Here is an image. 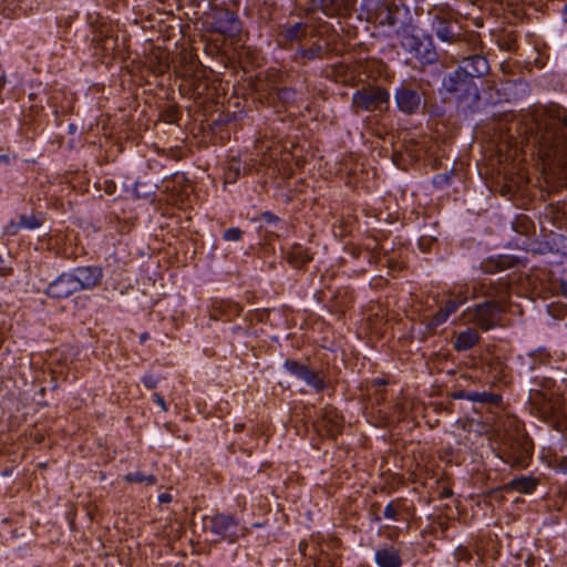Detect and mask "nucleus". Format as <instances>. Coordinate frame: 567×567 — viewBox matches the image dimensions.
I'll use <instances>...</instances> for the list:
<instances>
[{"label":"nucleus","instance_id":"nucleus-1","mask_svg":"<svg viewBox=\"0 0 567 567\" xmlns=\"http://www.w3.org/2000/svg\"><path fill=\"white\" fill-rule=\"evenodd\" d=\"M451 58L457 62V66L443 75L440 93L457 103H477L481 99L477 81L491 70L487 59L476 51L452 52Z\"/></svg>","mask_w":567,"mask_h":567},{"label":"nucleus","instance_id":"nucleus-2","mask_svg":"<svg viewBox=\"0 0 567 567\" xmlns=\"http://www.w3.org/2000/svg\"><path fill=\"white\" fill-rule=\"evenodd\" d=\"M509 289L511 284L504 277L496 280L484 278L474 282L471 287L472 298H484V300L466 308L462 312L463 320L483 331L495 328L501 322L504 302L509 296Z\"/></svg>","mask_w":567,"mask_h":567},{"label":"nucleus","instance_id":"nucleus-3","mask_svg":"<svg viewBox=\"0 0 567 567\" xmlns=\"http://www.w3.org/2000/svg\"><path fill=\"white\" fill-rule=\"evenodd\" d=\"M534 143L548 164L567 172V110L560 109L536 124Z\"/></svg>","mask_w":567,"mask_h":567},{"label":"nucleus","instance_id":"nucleus-4","mask_svg":"<svg viewBox=\"0 0 567 567\" xmlns=\"http://www.w3.org/2000/svg\"><path fill=\"white\" fill-rule=\"evenodd\" d=\"M529 390L530 409L545 422L557 423L564 416V399L554 390L555 380L535 377Z\"/></svg>","mask_w":567,"mask_h":567},{"label":"nucleus","instance_id":"nucleus-5","mask_svg":"<svg viewBox=\"0 0 567 567\" xmlns=\"http://www.w3.org/2000/svg\"><path fill=\"white\" fill-rule=\"evenodd\" d=\"M431 31L439 41L446 45V52L464 51L465 53L476 50L475 34L465 32L456 19L451 14L439 11L430 18Z\"/></svg>","mask_w":567,"mask_h":567},{"label":"nucleus","instance_id":"nucleus-6","mask_svg":"<svg viewBox=\"0 0 567 567\" xmlns=\"http://www.w3.org/2000/svg\"><path fill=\"white\" fill-rule=\"evenodd\" d=\"M401 49L414 59L420 70L436 64L440 60L433 38L429 33H417L411 27L399 33Z\"/></svg>","mask_w":567,"mask_h":567},{"label":"nucleus","instance_id":"nucleus-7","mask_svg":"<svg viewBox=\"0 0 567 567\" xmlns=\"http://www.w3.org/2000/svg\"><path fill=\"white\" fill-rule=\"evenodd\" d=\"M408 10L399 7L396 3L389 0H377L369 4L368 21L374 25L384 29V32L390 34L392 32L401 33L399 25L402 24V14Z\"/></svg>","mask_w":567,"mask_h":567},{"label":"nucleus","instance_id":"nucleus-8","mask_svg":"<svg viewBox=\"0 0 567 567\" xmlns=\"http://www.w3.org/2000/svg\"><path fill=\"white\" fill-rule=\"evenodd\" d=\"M471 287L467 284L454 286L442 300L439 310L427 318L426 328L435 331L440 326L461 308L470 297Z\"/></svg>","mask_w":567,"mask_h":567},{"label":"nucleus","instance_id":"nucleus-9","mask_svg":"<svg viewBox=\"0 0 567 567\" xmlns=\"http://www.w3.org/2000/svg\"><path fill=\"white\" fill-rule=\"evenodd\" d=\"M390 92L379 85H365L352 94L351 107L359 112H384L389 109Z\"/></svg>","mask_w":567,"mask_h":567},{"label":"nucleus","instance_id":"nucleus-10","mask_svg":"<svg viewBox=\"0 0 567 567\" xmlns=\"http://www.w3.org/2000/svg\"><path fill=\"white\" fill-rule=\"evenodd\" d=\"M533 454L532 443L526 436H507L499 457L512 467H527Z\"/></svg>","mask_w":567,"mask_h":567},{"label":"nucleus","instance_id":"nucleus-11","mask_svg":"<svg viewBox=\"0 0 567 567\" xmlns=\"http://www.w3.org/2000/svg\"><path fill=\"white\" fill-rule=\"evenodd\" d=\"M205 520L209 524V532L228 544H235L239 537L246 534V528L241 527L239 522L229 514L218 513L213 516H206Z\"/></svg>","mask_w":567,"mask_h":567},{"label":"nucleus","instance_id":"nucleus-12","mask_svg":"<svg viewBox=\"0 0 567 567\" xmlns=\"http://www.w3.org/2000/svg\"><path fill=\"white\" fill-rule=\"evenodd\" d=\"M394 102L398 110L409 116L421 113L425 105L421 89L409 83H402L394 90Z\"/></svg>","mask_w":567,"mask_h":567},{"label":"nucleus","instance_id":"nucleus-13","mask_svg":"<svg viewBox=\"0 0 567 567\" xmlns=\"http://www.w3.org/2000/svg\"><path fill=\"white\" fill-rule=\"evenodd\" d=\"M284 368L288 373L303 381L316 392H322L328 386L322 371L312 370L297 360L287 359L284 362Z\"/></svg>","mask_w":567,"mask_h":567},{"label":"nucleus","instance_id":"nucleus-14","mask_svg":"<svg viewBox=\"0 0 567 567\" xmlns=\"http://www.w3.org/2000/svg\"><path fill=\"white\" fill-rule=\"evenodd\" d=\"M215 31L227 37H237L241 32V22L236 12L227 8H216L212 12Z\"/></svg>","mask_w":567,"mask_h":567},{"label":"nucleus","instance_id":"nucleus-15","mask_svg":"<svg viewBox=\"0 0 567 567\" xmlns=\"http://www.w3.org/2000/svg\"><path fill=\"white\" fill-rule=\"evenodd\" d=\"M79 291L92 290L103 279V269L99 266H79L70 270Z\"/></svg>","mask_w":567,"mask_h":567},{"label":"nucleus","instance_id":"nucleus-16","mask_svg":"<svg viewBox=\"0 0 567 567\" xmlns=\"http://www.w3.org/2000/svg\"><path fill=\"white\" fill-rule=\"evenodd\" d=\"M51 299H65L79 292L71 271L60 274L43 291Z\"/></svg>","mask_w":567,"mask_h":567},{"label":"nucleus","instance_id":"nucleus-17","mask_svg":"<svg viewBox=\"0 0 567 567\" xmlns=\"http://www.w3.org/2000/svg\"><path fill=\"white\" fill-rule=\"evenodd\" d=\"M311 2L315 8L329 18L349 16L352 10L350 0H311Z\"/></svg>","mask_w":567,"mask_h":567},{"label":"nucleus","instance_id":"nucleus-18","mask_svg":"<svg viewBox=\"0 0 567 567\" xmlns=\"http://www.w3.org/2000/svg\"><path fill=\"white\" fill-rule=\"evenodd\" d=\"M243 307L231 300H216L212 306L210 317L214 320L231 321L240 316Z\"/></svg>","mask_w":567,"mask_h":567},{"label":"nucleus","instance_id":"nucleus-19","mask_svg":"<svg viewBox=\"0 0 567 567\" xmlns=\"http://www.w3.org/2000/svg\"><path fill=\"white\" fill-rule=\"evenodd\" d=\"M323 53V45L318 41H312L308 47L299 44L296 48L291 60L300 65H305L308 61L322 59Z\"/></svg>","mask_w":567,"mask_h":567},{"label":"nucleus","instance_id":"nucleus-20","mask_svg":"<svg viewBox=\"0 0 567 567\" xmlns=\"http://www.w3.org/2000/svg\"><path fill=\"white\" fill-rule=\"evenodd\" d=\"M538 254H567V238L560 234L550 233L545 240L537 244Z\"/></svg>","mask_w":567,"mask_h":567},{"label":"nucleus","instance_id":"nucleus-21","mask_svg":"<svg viewBox=\"0 0 567 567\" xmlns=\"http://www.w3.org/2000/svg\"><path fill=\"white\" fill-rule=\"evenodd\" d=\"M374 560L379 567H401L403 564L400 550L391 545L377 549Z\"/></svg>","mask_w":567,"mask_h":567},{"label":"nucleus","instance_id":"nucleus-22","mask_svg":"<svg viewBox=\"0 0 567 567\" xmlns=\"http://www.w3.org/2000/svg\"><path fill=\"white\" fill-rule=\"evenodd\" d=\"M522 364L527 368L529 372H533L542 364H546L550 360V352L545 347H539L535 350L529 351L525 357L519 355Z\"/></svg>","mask_w":567,"mask_h":567},{"label":"nucleus","instance_id":"nucleus-23","mask_svg":"<svg viewBox=\"0 0 567 567\" xmlns=\"http://www.w3.org/2000/svg\"><path fill=\"white\" fill-rule=\"evenodd\" d=\"M307 35V25L302 22H297L291 25H284L279 32V37L284 42V47L292 43H300Z\"/></svg>","mask_w":567,"mask_h":567},{"label":"nucleus","instance_id":"nucleus-24","mask_svg":"<svg viewBox=\"0 0 567 567\" xmlns=\"http://www.w3.org/2000/svg\"><path fill=\"white\" fill-rule=\"evenodd\" d=\"M480 333L475 328H467L455 336L453 347L456 351H467L480 342Z\"/></svg>","mask_w":567,"mask_h":567},{"label":"nucleus","instance_id":"nucleus-25","mask_svg":"<svg viewBox=\"0 0 567 567\" xmlns=\"http://www.w3.org/2000/svg\"><path fill=\"white\" fill-rule=\"evenodd\" d=\"M287 262L293 268H302L312 260L310 252L300 244H293L285 256Z\"/></svg>","mask_w":567,"mask_h":567},{"label":"nucleus","instance_id":"nucleus-26","mask_svg":"<svg viewBox=\"0 0 567 567\" xmlns=\"http://www.w3.org/2000/svg\"><path fill=\"white\" fill-rule=\"evenodd\" d=\"M538 485V480L534 476H519L509 481L504 488L506 491H516L522 494H530Z\"/></svg>","mask_w":567,"mask_h":567},{"label":"nucleus","instance_id":"nucleus-27","mask_svg":"<svg viewBox=\"0 0 567 567\" xmlns=\"http://www.w3.org/2000/svg\"><path fill=\"white\" fill-rule=\"evenodd\" d=\"M512 258L508 256L489 257L483 265V271L486 274H494L498 270H504L512 267Z\"/></svg>","mask_w":567,"mask_h":567},{"label":"nucleus","instance_id":"nucleus-28","mask_svg":"<svg viewBox=\"0 0 567 567\" xmlns=\"http://www.w3.org/2000/svg\"><path fill=\"white\" fill-rule=\"evenodd\" d=\"M468 401L478 402L482 404L498 405L502 401V396L499 394H495V393L486 392V391H484V392L470 391Z\"/></svg>","mask_w":567,"mask_h":567},{"label":"nucleus","instance_id":"nucleus-29","mask_svg":"<svg viewBox=\"0 0 567 567\" xmlns=\"http://www.w3.org/2000/svg\"><path fill=\"white\" fill-rule=\"evenodd\" d=\"M127 483H143L146 485H154L157 483V478L152 474H144L143 472L135 471L130 472L124 476Z\"/></svg>","mask_w":567,"mask_h":567},{"label":"nucleus","instance_id":"nucleus-30","mask_svg":"<svg viewBox=\"0 0 567 567\" xmlns=\"http://www.w3.org/2000/svg\"><path fill=\"white\" fill-rule=\"evenodd\" d=\"M41 225H42L41 219L38 218L35 215L22 214L19 216V221L17 225V228H24V229L33 230L35 228H39Z\"/></svg>","mask_w":567,"mask_h":567},{"label":"nucleus","instance_id":"nucleus-31","mask_svg":"<svg viewBox=\"0 0 567 567\" xmlns=\"http://www.w3.org/2000/svg\"><path fill=\"white\" fill-rule=\"evenodd\" d=\"M548 315L557 320H561L567 315V306L564 303H551L548 306Z\"/></svg>","mask_w":567,"mask_h":567},{"label":"nucleus","instance_id":"nucleus-32","mask_svg":"<svg viewBox=\"0 0 567 567\" xmlns=\"http://www.w3.org/2000/svg\"><path fill=\"white\" fill-rule=\"evenodd\" d=\"M530 227V220L527 216L520 215L513 223V228L517 233L527 234Z\"/></svg>","mask_w":567,"mask_h":567},{"label":"nucleus","instance_id":"nucleus-33","mask_svg":"<svg viewBox=\"0 0 567 567\" xmlns=\"http://www.w3.org/2000/svg\"><path fill=\"white\" fill-rule=\"evenodd\" d=\"M296 90L292 87H281L277 91V97L282 103H291L296 97Z\"/></svg>","mask_w":567,"mask_h":567},{"label":"nucleus","instance_id":"nucleus-34","mask_svg":"<svg viewBox=\"0 0 567 567\" xmlns=\"http://www.w3.org/2000/svg\"><path fill=\"white\" fill-rule=\"evenodd\" d=\"M243 236V230L238 227H230L227 230H225L223 238L226 241H239Z\"/></svg>","mask_w":567,"mask_h":567},{"label":"nucleus","instance_id":"nucleus-35","mask_svg":"<svg viewBox=\"0 0 567 567\" xmlns=\"http://www.w3.org/2000/svg\"><path fill=\"white\" fill-rule=\"evenodd\" d=\"M141 382L146 389L153 390L159 383V377L153 373H146L142 377Z\"/></svg>","mask_w":567,"mask_h":567},{"label":"nucleus","instance_id":"nucleus-36","mask_svg":"<svg viewBox=\"0 0 567 567\" xmlns=\"http://www.w3.org/2000/svg\"><path fill=\"white\" fill-rule=\"evenodd\" d=\"M259 220L267 224V225H274L279 226L281 224L280 218L272 214L271 212H262L259 216Z\"/></svg>","mask_w":567,"mask_h":567},{"label":"nucleus","instance_id":"nucleus-37","mask_svg":"<svg viewBox=\"0 0 567 567\" xmlns=\"http://www.w3.org/2000/svg\"><path fill=\"white\" fill-rule=\"evenodd\" d=\"M383 515L388 519L399 520V509H398V507L395 505V502H390L385 506Z\"/></svg>","mask_w":567,"mask_h":567},{"label":"nucleus","instance_id":"nucleus-38","mask_svg":"<svg viewBox=\"0 0 567 567\" xmlns=\"http://www.w3.org/2000/svg\"><path fill=\"white\" fill-rule=\"evenodd\" d=\"M434 243H435V239L433 237L422 236V237H420V239L417 241V246L421 251L429 252Z\"/></svg>","mask_w":567,"mask_h":567},{"label":"nucleus","instance_id":"nucleus-39","mask_svg":"<svg viewBox=\"0 0 567 567\" xmlns=\"http://www.w3.org/2000/svg\"><path fill=\"white\" fill-rule=\"evenodd\" d=\"M240 175V165L238 162H234L230 164L229 166V173H228V178L231 181V182H236V179L239 177Z\"/></svg>","mask_w":567,"mask_h":567},{"label":"nucleus","instance_id":"nucleus-40","mask_svg":"<svg viewBox=\"0 0 567 567\" xmlns=\"http://www.w3.org/2000/svg\"><path fill=\"white\" fill-rule=\"evenodd\" d=\"M452 396L455 400H468L470 391L457 390V391L453 392Z\"/></svg>","mask_w":567,"mask_h":567},{"label":"nucleus","instance_id":"nucleus-41","mask_svg":"<svg viewBox=\"0 0 567 567\" xmlns=\"http://www.w3.org/2000/svg\"><path fill=\"white\" fill-rule=\"evenodd\" d=\"M153 401H154V403L159 405L164 411L166 410V403L162 395H159L158 393H154Z\"/></svg>","mask_w":567,"mask_h":567},{"label":"nucleus","instance_id":"nucleus-42","mask_svg":"<svg viewBox=\"0 0 567 567\" xmlns=\"http://www.w3.org/2000/svg\"><path fill=\"white\" fill-rule=\"evenodd\" d=\"M559 293L567 299V280H561L558 287Z\"/></svg>","mask_w":567,"mask_h":567},{"label":"nucleus","instance_id":"nucleus-43","mask_svg":"<svg viewBox=\"0 0 567 567\" xmlns=\"http://www.w3.org/2000/svg\"><path fill=\"white\" fill-rule=\"evenodd\" d=\"M158 502L162 504H167L172 502V495L168 493H163L158 496Z\"/></svg>","mask_w":567,"mask_h":567},{"label":"nucleus","instance_id":"nucleus-44","mask_svg":"<svg viewBox=\"0 0 567 567\" xmlns=\"http://www.w3.org/2000/svg\"><path fill=\"white\" fill-rule=\"evenodd\" d=\"M17 225H18V223H17V224H16V223H13V221H11V223H10V225H9V230H8V231H9V234H11V235H16V234L18 233V230H19L20 228H17Z\"/></svg>","mask_w":567,"mask_h":567},{"label":"nucleus","instance_id":"nucleus-45","mask_svg":"<svg viewBox=\"0 0 567 567\" xmlns=\"http://www.w3.org/2000/svg\"><path fill=\"white\" fill-rule=\"evenodd\" d=\"M559 466H560L561 471L567 473V457L561 458Z\"/></svg>","mask_w":567,"mask_h":567},{"label":"nucleus","instance_id":"nucleus-46","mask_svg":"<svg viewBox=\"0 0 567 567\" xmlns=\"http://www.w3.org/2000/svg\"><path fill=\"white\" fill-rule=\"evenodd\" d=\"M452 494H453V493H452V491H451V489H449V488H444V489L442 491V497H444V498H449V497H451V496H452Z\"/></svg>","mask_w":567,"mask_h":567},{"label":"nucleus","instance_id":"nucleus-47","mask_svg":"<svg viewBox=\"0 0 567 567\" xmlns=\"http://www.w3.org/2000/svg\"><path fill=\"white\" fill-rule=\"evenodd\" d=\"M443 179H446L445 177L441 176V175H437L435 178H434V183H442Z\"/></svg>","mask_w":567,"mask_h":567},{"label":"nucleus","instance_id":"nucleus-48","mask_svg":"<svg viewBox=\"0 0 567 567\" xmlns=\"http://www.w3.org/2000/svg\"><path fill=\"white\" fill-rule=\"evenodd\" d=\"M564 13H565L564 21L567 22V1H566L565 7H564Z\"/></svg>","mask_w":567,"mask_h":567},{"label":"nucleus","instance_id":"nucleus-49","mask_svg":"<svg viewBox=\"0 0 567 567\" xmlns=\"http://www.w3.org/2000/svg\"><path fill=\"white\" fill-rule=\"evenodd\" d=\"M380 520V517L379 516H375L374 517V522H379Z\"/></svg>","mask_w":567,"mask_h":567}]
</instances>
